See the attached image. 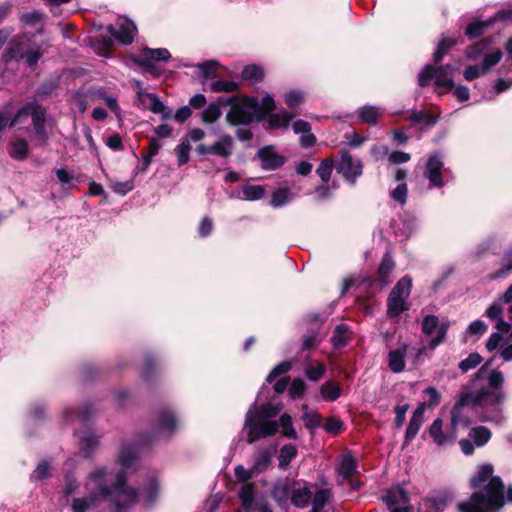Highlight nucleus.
Instances as JSON below:
<instances>
[{"instance_id": "58836bf2", "label": "nucleus", "mask_w": 512, "mask_h": 512, "mask_svg": "<svg viewBox=\"0 0 512 512\" xmlns=\"http://www.w3.org/2000/svg\"><path fill=\"white\" fill-rule=\"evenodd\" d=\"M297 448L293 444H285L281 447L278 456L279 467L285 469L289 466L290 462L296 458Z\"/></svg>"}, {"instance_id": "e433bc0d", "label": "nucleus", "mask_w": 512, "mask_h": 512, "mask_svg": "<svg viewBox=\"0 0 512 512\" xmlns=\"http://www.w3.org/2000/svg\"><path fill=\"white\" fill-rule=\"evenodd\" d=\"M242 508L245 512H251L254 507V487L251 484H245L239 491Z\"/></svg>"}, {"instance_id": "c03bdc74", "label": "nucleus", "mask_w": 512, "mask_h": 512, "mask_svg": "<svg viewBox=\"0 0 512 512\" xmlns=\"http://www.w3.org/2000/svg\"><path fill=\"white\" fill-rule=\"evenodd\" d=\"M219 63L214 60L206 61L203 63H198L195 67L198 69L199 76L204 80L208 78H213L217 71Z\"/></svg>"}, {"instance_id": "4d7b16f0", "label": "nucleus", "mask_w": 512, "mask_h": 512, "mask_svg": "<svg viewBox=\"0 0 512 512\" xmlns=\"http://www.w3.org/2000/svg\"><path fill=\"white\" fill-rule=\"evenodd\" d=\"M482 362V357L478 353H471L466 359L462 360L458 367L463 372L466 373L469 370L476 368Z\"/></svg>"}, {"instance_id": "774afa93", "label": "nucleus", "mask_w": 512, "mask_h": 512, "mask_svg": "<svg viewBox=\"0 0 512 512\" xmlns=\"http://www.w3.org/2000/svg\"><path fill=\"white\" fill-rule=\"evenodd\" d=\"M158 494V483L155 479L149 481L148 486L143 491V497L147 504L152 503Z\"/></svg>"}, {"instance_id": "338daca9", "label": "nucleus", "mask_w": 512, "mask_h": 512, "mask_svg": "<svg viewBox=\"0 0 512 512\" xmlns=\"http://www.w3.org/2000/svg\"><path fill=\"white\" fill-rule=\"evenodd\" d=\"M280 425L284 430V435L288 438H296V432L292 425V418L289 414L284 413L280 417Z\"/></svg>"}, {"instance_id": "c85d7f7f", "label": "nucleus", "mask_w": 512, "mask_h": 512, "mask_svg": "<svg viewBox=\"0 0 512 512\" xmlns=\"http://www.w3.org/2000/svg\"><path fill=\"white\" fill-rule=\"evenodd\" d=\"M394 267V261L392 260L391 256L388 253H386L378 269L377 281L380 283L381 286H385L391 282L390 276L394 270Z\"/></svg>"}, {"instance_id": "052dcab7", "label": "nucleus", "mask_w": 512, "mask_h": 512, "mask_svg": "<svg viewBox=\"0 0 512 512\" xmlns=\"http://www.w3.org/2000/svg\"><path fill=\"white\" fill-rule=\"evenodd\" d=\"M501 57L502 52L499 49L492 53L486 54L482 62V73H487L491 67L499 63Z\"/></svg>"}, {"instance_id": "cd10ccee", "label": "nucleus", "mask_w": 512, "mask_h": 512, "mask_svg": "<svg viewBox=\"0 0 512 512\" xmlns=\"http://www.w3.org/2000/svg\"><path fill=\"white\" fill-rule=\"evenodd\" d=\"M90 45L99 56L109 57L112 51L113 39L109 35L93 37L90 39Z\"/></svg>"}, {"instance_id": "1a4fd4ad", "label": "nucleus", "mask_w": 512, "mask_h": 512, "mask_svg": "<svg viewBox=\"0 0 512 512\" xmlns=\"http://www.w3.org/2000/svg\"><path fill=\"white\" fill-rule=\"evenodd\" d=\"M170 57L171 54L166 48H143L134 61L144 67L146 72L153 76H159L160 71L157 67V63L160 61H167Z\"/></svg>"}, {"instance_id": "f03ea898", "label": "nucleus", "mask_w": 512, "mask_h": 512, "mask_svg": "<svg viewBox=\"0 0 512 512\" xmlns=\"http://www.w3.org/2000/svg\"><path fill=\"white\" fill-rule=\"evenodd\" d=\"M504 376L501 371L493 370L488 376V385L476 393L463 392L451 411L453 429L467 427L470 423L467 415L470 410L478 412L480 408L485 421L500 422L502 419L500 404L503 399L501 387Z\"/></svg>"}, {"instance_id": "2f4dec72", "label": "nucleus", "mask_w": 512, "mask_h": 512, "mask_svg": "<svg viewBox=\"0 0 512 512\" xmlns=\"http://www.w3.org/2000/svg\"><path fill=\"white\" fill-rule=\"evenodd\" d=\"M294 115L286 110L273 113L268 118V126L271 129L287 128Z\"/></svg>"}, {"instance_id": "f8f14e48", "label": "nucleus", "mask_w": 512, "mask_h": 512, "mask_svg": "<svg viewBox=\"0 0 512 512\" xmlns=\"http://www.w3.org/2000/svg\"><path fill=\"white\" fill-rule=\"evenodd\" d=\"M491 438V432L484 426L470 429L468 438L459 441L460 448L465 455L473 454L475 448L484 446Z\"/></svg>"}, {"instance_id": "de8ad7c7", "label": "nucleus", "mask_w": 512, "mask_h": 512, "mask_svg": "<svg viewBox=\"0 0 512 512\" xmlns=\"http://www.w3.org/2000/svg\"><path fill=\"white\" fill-rule=\"evenodd\" d=\"M27 40L28 39L24 35L17 36L12 40L11 46L9 47V49L7 51V55L9 56L10 59H16V60L21 59L20 57L14 56V53H15V50L22 52V53H25L27 50H29V48L26 47Z\"/></svg>"}, {"instance_id": "7ed1b4c3", "label": "nucleus", "mask_w": 512, "mask_h": 512, "mask_svg": "<svg viewBox=\"0 0 512 512\" xmlns=\"http://www.w3.org/2000/svg\"><path fill=\"white\" fill-rule=\"evenodd\" d=\"M491 465H482L471 479L475 491L470 500L458 504L459 512H496L504 504V485L501 479L493 475Z\"/></svg>"}, {"instance_id": "473e14b6", "label": "nucleus", "mask_w": 512, "mask_h": 512, "mask_svg": "<svg viewBox=\"0 0 512 512\" xmlns=\"http://www.w3.org/2000/svg\"><path fill=\"white\" fill-rule=\"evenodd\" d=\"M291 503L299 508L306 507L312 498V492L307 487H299L293 489L291 493Z\"/></svg>"}, {"instance_id": "39448f33", "label": "nucleus", "mask_w": 512, "mask_h": 512, "mask_svg": "<svg viewBox=\"0 0 512 512\" xmlns=\"http://www.w3.org/2000/svg\"><path fill=\"white\" fill-rule=\"evenodd\" d=\"M412 289V279L409 276L401 278L390 292L387 299V314L398 317L409 309L408 298Z\"/></svg>"}, {"instance_id": "680f3d73", "label": "nucleus", "mask_w": 512, "mask_h": 512, "mask_svg": "<svg viewBox=\"0 0 512 512\" xmlns=\"http://www.w3.org/2000/svg\"><path fill=\"white\" fill-rule=\"evenodd\" d=\"M51 465L48 461H41L31 475V479L43 480L50 476Z\"/></svg>"}, {"instance_id": "09e8293b", "label": "nucleus", "mask_w": 512, "mask_h": 512, "mask_svg": "<svg viewBox=\"0 0 512 512\" xmlns=\"http://www.w3.org/2000/svg\"><path fill=\"white\" fill-rule=\"evenodd\" d=\"M44 14L39 10L26 12L21 15L20 21L27 27H37L42 23Z\"/></svg>"}, {"instance_id": "b1692460", "label": "nucleus", "mask_w": 512, "mask_h": 512, "mask_svg": "<svg viewBox=\"0 0 512 512\" xmlns=\"http://www.w3.org/2000/svg\"><path fill=\"white\" fill-rule=\"evenodd\" d=\"M357 470V463L351 453H346L341 456L337 472L341 483L343 484L346 479L352 477Z\"/></svg>"}, {"instance_id": "37998d69", "label": "nucleus", "mask_w": 512, "mask_h": 512, "mask_svg": "<svg viewBox=\"0 0 512 512\" xmlns=\"http://www.w3.org/2000/svg\"><path fill=\"white\" fill-rule=\"evenodd\" d=\"M512 272V246L505 252L502 259V267L496 271L491 279L503 278Z\"/></svg>"}, {"instance_id": "72a5a7b5", "label": "nucleus", "mask_w": 512, "mask_h": 512, "mask_svg": "<svg viewBox=\"0 0 512 512\" xmlns=\"http://www.w3.org/2000/svg\"><path fill=\"white\" fill-rule=\"evenodd\" d=\"M452 499V493L450 491L444 490L430 496L428 498V502L436 511H443L452 501Z\"/></svg>"}, {"instance_id": "f3484780", "label": "nucleus", "mask_w": 512, "mask_h": 512, "mask_svg": "<svg viewBox=\"0 0 512 512\" xmlns=\"http://www.w3.org/2000/svg\"><path fill=\"white\" fill-rule=\"evenodd\" d=\"M108 31L120 43L128 45L131 44L134 40L136 34V26L132 21L126 18H122L119 20L116 26H108Z\"/></svg>"}, {"instance_id": "9d476101", "label": "nucleus", "mask_w": 512, "mask_h": 512, "mask_svg": "<svg viewBox=\"0 0 512 512\" xmlns=\"http://www.w3.org/2000/svg\"><path fill=\"white\" fill-rule=\"evenodd\" d=\"M424 174L429 180L430 187H441L444 179L448 178L450 170L444 167L442 155L438 152L428 157Z\"/></svg>"}, {"instance_id": "393cba45", "label": "nucleus", "mask_w": 512, "mask_h": 512, "mask_svg": "<svg viewBox=\"0 0 512 512\" xmlns=\"http://www.w3.org/2000/svg\"><path fill=\"white\" fill-rule=\"evenodd\" d=\"M384 110L377 106L365 105L357 111L358 122L363 124L375 125Z\"/></svg>"}, {"instance_id": "c756f323", "label": "nucleus", "mask_w": 512, "mask_h": 512, "mask_svg": "<svg viewBox=\"0 0 512 512\" xmlns=\"http://www.w3.org/2000/svg\"><path fill=\"white\" fill-rule=\"evenodd\" d=\"M232 149V137L225 135L219 141L211 145V154L226 158L232 154Z\"/></svg>"}, {"instance_id": "3c124183", "label": "nucleus", "mask_w": 512, "mask_h": 512, "mask_svg": "<svg viewBox=\"0 0 512 512\" xmlns=\"http://www.w3.org/2000/svg\"><path fill=\"white\" fill-rule=\"evenodd\" d=\"M263 76V70L258 65H248L242 71V78L253 82L262 80Z\"/></svg>"}, {"instance_id": "69168bd1", "label": "nucleus", "mask_w": 512, "mask_h": 512, "mask_svg": "<svg viewBox=\"0 0 512 512\" xmlns=\"http://www.w3.org/2000/svg\"><path fill=\"white\" fill-rule=\"evenodd\" d=\"M111 187L115 193L120 195H126L128 192L133 190L134 181L133 179H129L126 181H113Z\"/></svg>"}, {"instance_id": "6e6d98bb", "label": "nucleus", "mask_w": 512, "mask_h": 512, "mask_svg": "<svg viewBox=\"0 0 512 512\" xmlns=\"http://www.w3.org/2000/svg\"><path fill=\"white\" fill-rule=\"evenodd\" d=\"M210 89L213 92L231 93L238 89V84L229 80H216L211 84Z\"/></svg>"}, {"instance_id": "423d86ee", "label": "nucleus", "mask_w": 512, "mask_h": 512, "mask_svg": "<svg viewBox=\"0 0 512 512\" xmlns=\"http://www.w3.org/2000/svg\"><path fill=\"white\" fill-rule=\"evenodd\" d=\"M31 115L32 123L34 126L35 134L40 142H45L47 139V132L45 129L46 123V110L38 104L37 101L26 103L21 109L18 110L10 123V127L16 126L21 117Z\"/></svg>"}, {"instance_id": "49530a36", "label": "nucleus", "mask_w": 512, "mask_h": 512, "mask_svg": "<svg viewBox=\"0 0 512 512\" xmlns=\"http://www.w3.org/2000/svg\"><path fill=\"white\" fill-rule=\"evenodd\" d=\"M276 107L275 100L270 94H266L261 100L258 99V117L260 120Z\"/></svg>"}, {"instance_id": "a211bd4d", "label": "nucleus", "mask_w": 512, "mask_h": 512, "mask_svg": "<svg viewBox=\"0 0 512 512\" xmlns=\"http://www.w3.org/2000/svg\"><path fill=\"white\" fill-rule=\"evenodd\" d=\"M139 100L144 108L155 114H160L163 120L169 119L172 115L171 109L165 106L155 94L141 93L139 94Z\"/></svg>"}, {"instance_id": "f704fd0d", "label": "nucleus", "mask_w": 512, "mask_h": 512, "mask_svg": "<svg viewBox=\"0 0 512 512\" xmlns=\"http://www.w3.org/2000/svg\"><path fill=\"white\" fill-rule=\"evenodd\" d=\"M266 193L265 186L247 184L241 188L240 198L247 201H256L264 197Z\"/></svg>"}, {"instance_id": "ea45409f", "label": "nucleus", "mask_w": 512, "mask_h": 512, "mask_svg": "<svg viewBox=\"0 0 512 512\" xmlns=\"http://www.w3.org/2000/svg\"><path fill=\"white\" fill-rule=\"evenodd\" d=\"M320 394L323 400L333 402L341 395V388L338 384L333 382H326L320 388Z\"/></svg>"}, {"instance_id": "603ef678", "label": "nucleus", "mask_w": 512, "mask_h": 512, "mask_svg": "<svg viewBox=\"0 0 512 512\" xmlns=\"http://www.w3.org/2000/svg\"><path fill=\"white\" fill-rule=\"evenodd\" d=\"M285 103L290 108H296L304 102V93L301 90L293 89L284 96Z\"/></svg>"}, {"instance_id": "2eb2a0df", "label": "nucleus", "mask_w": 512, "mask_h": 512, "mask_svg": "<svg viewBox=\"0 0 512 512\" xmlns=\"http://www.w3.org/2000/svg\"><path fill=\"white\" fill-rule=\"evenodd\" d=\"M257 157L260 160L261 168L269 171L279 169L286 161L285 157L279 154L273 146L259 149Z\"/></svg>"}, {"instance_id": "5701e85b", "label": "nucleus", "mask_w": 512, "mask_h": 512, "mask_svg": "<svg viewBox=\"0 0 512 512\" xmlns=\"http://www.w3.org/2000/svg\"><path fill=\"white\" fill-rule=\"evenodd\" d=\"M91 96L93 100H102L112 113L120 117L121 109L118 104V99L114 94L109 93L104 87H98L91 89Z\"/></svg>"}, {"instance_id": "4be33fe9", "label": "nucleus", "mask_w": 512, "mask_h": 512, "mask_svg": "<svg viewBox=\"0 0 512 512\" xmlns=\"http://www.w3.org/2000/svg\"><path fill=\"white\" fill-rule=\"evenodd\" d=\"M485 316L492 321H495V328L498 331L507 332L510 324L503 319V308L501 301L493 302L485 311Z\"/></svg>"}, {"instance_id": "13d9d810", "label": "nucleus", "mask_w": 512, "mask_h": 512, "mask_svg": "<svg viewBox=\"0 0 512 512\" xmlns=\"http://www.w3.org/2000/svg\"><path fill=\"white\" fill-rule=\"evenodd\" d=\"M456 42L450 38H443L437 46V49L433 55L434 62L437 64L443 56L448 52V50L454 46Z\"/></svg>"}, {"instance_id": "5fc2aeb1", "label": "nucleus", "mask_w": 512, "mask_h": 512, "mask_svg": "<svg viewBox=\"0 0 512 512\" xmlns=\"http://www.w3.org/2000/svg\"><path fill=\"white\" fill-rule=\"evenodd\" d=\"M190 150L191 145L189 143V139H183L176 148L177 161L179 165H184L189 161Z\"/></svg>"}, {"instance_id": "a19ab883", "label": "nucleus", "mask_w": 512, "mask_h": 512, "mask_svg": "<svg viewBox=\"0 0 512 512\" xmlns=\"http://www.w3.org/2000/svg\"><path fill=\"white\" fill-rule=\"evenodd\" d=\"M9 154L16 160H24L28 156V143L25 139H17L11 144Z\"/></svg>"}, {"instance_id": "79ce46f5", "label": "nucleus", "mask_w": 512, "mask_h": 512, "mask_svg": "<svg viewBox=\"0 0 512 512\" xmlns=\"http://www.w3.org/2000/svg\"><path fill=\"white\" fill-rule=\"evenodd\" d=\"M14 56L20 57L30 67L37 64L42 56V52L39 47H31L25 53L15 50Z\"/></svg>"}, {"instance_id": "c9c22d12", "label": "nucleus", "mask_w": 512, "mask_h": 512, "mask_svg": "<svg viewBox=\"0 0 512 512\" xmlns=\"http://www.w3.org/2000/svg\"><path fill=\"white\" fill-rule=\"evenodd\" d=\"M177 426L174 415L169 411H163L159 415L158 429L160 433L170 435Z\"/></svg>"}, {"instance_id": "dca6fc26", "label": "nucleus", "mask_w": 512, "mask_h": 512, "mask_svg": "<svg viewBox=\"0 0 512 512\" xmlns=\"http://www.w3.org/2000/svg\"><path fill=\"white\" fill-rule=\"evenodd\" d=\"M510 19L512 20V11L502 10L499 11L495 16L491 17L488 21H474L470 23L465 30V34L468 36V38L475 39L482 35L485 29L492 25L494 22Z\"/></svg>"}, {"instance_id": "0eeeda50", "label": "nucleus", "mask_w": 512, "mask_h": 512, "mask_svg": "<svg viewBox=\"0 0 512 512\" xmlns=\"http://www.w3.org/2000/svg\"><path fill=\"white\" fill-rule=\"evenodd\" d=\"M258 117V98L244 97L239 103L234 104L228 114L227 121L232 125H248Z\"/></svg>"}, {"instance_id": "a18cd8bd", "label": "nucleus", "mask_w": 512, "mask_h": 512, "mask_svg": "<svg viewBox=\"0 0 512 512\" xmlns=\"http://www.w3.org/2000/svg\"><path fill=\"white\" fill-rule=\"evenodd\" d=\"M91 100H93V97L91 96V89L86 92L79 91L72 98L73 104L80 113H84L86 111Z\"/></svg>"}, {"instance_id": "412c9836", "label": "nucleus", "mask_w": 512, "mask_h": 512, "mask_svg": "<svg viewBox=\"0 0 512 512\" xmlns=\"http://www.w3.org/2000/svg\"><path fill=\"white\" fill-rule=\"evenodd\" d=\"M443 421L440 418L434 420L429 428V435L438 446L452 443L456 437L454 432L444 433L442 430Z\"/></svg>"}, {"instance_id": "6e6552de", "label": "nucleus", "mask_w": 512, "mask_h": 512, "mask_svg": "<svg viewBox=\"0 0 512 512\" xmlns=\"http://www.w3.org/2000/svg\"><path fill=\"white\" fill-rule=\"evenodd\" d=\"M452 73L453 67L451 65L434 68L432 65L428 64L419 73L418 83L421 87H425L434 79L437 87H442L446 91H450L454 86Z\"/></svg>"}, {"instance_id": "4c0bfd02", "label": "nucleus", "mask_w": 512, "mask_h": 512, "mask_svg": "<svg viewBox=\"0 0 512 512\" xmlns=\"http://www.w3.org/2000/svg\"><path fill=\"white\" fill-rule=\"evenodd\" d=\"M293 199V194L288 188L276 189L271 197L270 204L274 208H280Z\"/></svg>"}, {"instance_id": "bb28decb", "label": "nucleus", "mask_w": 512, "mask_h": 512, "mask_svg": "<svg viewBox=\"0 0 512 512\" xmlns=\"http://www.w3.org/2000/svg\"><path fill=\"white\" fill-rule=\"evenodd\" d=\"M272 454V448H263L258 450L253 456L252 471L256 473L265 471L271 462Z\"/></svg>"}, {"instance_id": "7c9ffc66", "label": "nucleus", "mask_w": 512, "mask_h": 512, "mask_svg": "<svg viewBox=\"0 0 512 512\" xmlns=\"http://www.w3.org/2000/svg\"><path fill=\"white\" fill-rule=\"evenodd\" d=\"M333 497L332 491L330 488H322L316 491L312 500V509L309 512H322L324 506L331 500Z\"/></svg>"}, {"instance_id": "6ab92c4d", "label": "nucleus", "mask_w": 512, "mask_h": 512, "mask_svg": "<svg viewBox=\"0 0 512 512\" xmlns=\"http://www.w3.org/2000/svg\"><path fill=\"white\" fill-rule=\"evenodd\" d=\"M407 344L403 343L398 348L388 353V367L394 373H401L405 369V358L407 355Z\"/></svg>"}, {"instance_id": "4468645a", "label": "nucleus", "mask_w": 512, "mask_h": 512, "mask_svg": "<svg viewBox=\"0 0 512 512\" xmlns=\"http://www.w3.org/2000/svg\"><path fill=\"white\" fill-rule=\"evenodd\" d=\"M438 328L437 334L431 339L429 343L430 350H434L439 344H441L447 334L448 324L442 323L439 325L438 317L434 315H427L422 321V331L424 334L430 335Z\"/></svg>"}, {"instance_id": "f257e3e1", "label": "nucleus", "mask_w": 512, "mask_h": 512, "mask_svg": "<svg viewBox=\"0 0 512 512\" xmlns=\"http://www.w3.org/2000/svg\"><path fill=\"white\" fill-rule=\"evenodd\" d=\"M137 453L136 445L123 446L119 455L120 470L108 467L95 468L85 483L89 495L74 499L72 511L86 512L98 500L109 501L115 506V512H125V508L135 504L138 495L133 488L127 486L126 471L134 466Z\"/></svg>"}, {"instance_id": "bf43d9fd", "label": "nucleus", "mask_w": 512, "mask_h": 512, "mask_svg": "<svg viewBox=\"0 0 512 512\" xmlns=\"http://www.w3.org/2000/svg\"><path fill=\"white\" fill-rule=\"evenodd\" d=\"M333 170V160L325 159L318 166L316 173L324 183H328Z\"/></svg>"}, {"instance_id": "864d4df0", "label": "nucleus", "mask_w": 512, "mask_h": 512, "mask_svg": "<svg viewBox=\"0 0 512 512\" xmlns=\"http://www.w3.org/2000/svg\"><path fill=\"white\" fill-rule=\"evenodd\" d=\"M221 116V109L218 103H211L202 112V121L204 123H213Z\"/></svg>"}, {"instance_id": "e2e57ef3", "label": "nucleus", "mask_w": 512, "mask_h": 512, "mask_svg": "<svg viewBox=\"0 0 512 512\" xmlns=\"http://www.w3.org/2000/svg\"><path fill=\"white\" fill-rule=\"evenodd\" d=\"M291 368H292V363L290 361H283V362L279 363L269 373L266 381L268 383H272L275 378L287 373Z\"/></svg>"}, {"instance_id": "9b49d317", "label": "nucleus", "mask_w": 512, "mask_h": 512, "mask_svg": "<svg viewBox=\"0 0 512 512\" xmlns=\"http://www.w3.org/2000/svg\"><path fill=\"white\" fill-rule=\"evenodd\" d=\"M381 498L390 512H411L410 508L407 506L409 502L408 493L400 485L393 486L386 490Z\"/></svg>"}, {"instance_id": "20e7f679", "label": "nucleus", "mask_w": 512, "mask_h": 512, "mask_svg": "<svg viewBox=\"0 0 512 512\" xmlns=\"http://www.w3.org/2000/svg\"><path fill=\"white\" fill-rule=\"evenodd\" d=\"M280 405L266 403L257 409L256 405L250 406L247 411L244 429L247 431V443L274 435L278 431V423L271 418L275 417L281 410Z\"/></svg>"}, {"instance_id": "aec40b11", "label": "nucleus", "mask_w": 512, "mask_h": 512, "mask_svg": "<svg viewBox=\"0 0 512 512\" xmlns=\"http://www.w3.org/2000/svg\"><path fill=\"white\" fill-rule=\"evenodd\" d=\"M425 408H426V403H421L414 411V413L410 419L409 425L407 427L406 434H405V443L406 444L411 442L416 437L417 433L419 432V430L423 424V421H424Z\"/></svg>"}, {"instance_id": "0e129e2a", "label": "nucleus", "mask_w": 512, "mask_h": 512, "mask_svg": "<svg viewBox=\"0 0 512 512\" xmlns=\"http://www.w3.org/2000/svg\"><path fill=\"white\" fill-rule=\"evenodd\" d=\"M407 194L408 189L406 183H398L396 188H394L390 192L391 198L394 199L396 202L400 203L401 205L406 203Z\"/></svg>"}, {"instance_id": "a878e982", "label": "nucleus", "mask_w": 512, "mask_h": 512, "mask_svg": "<svg viewBox=\"0 0 512 512\" xmlns=\"http://www.w3.org/2000/svg\"><path fill=\"white\" fill-rule=\"evenodd\" d=\"M80 447L85 456H88L98 445V438L90 428H85L77 433Z\"/></svg>"}, {"instance_id": "ddd939ff", "label": "nucleus", "mask_w": 512, "mask_h": 512, "mask_svg": "<svg viewBox=\"0 0 512 512\" xmlns=\"http://www.w3.org/2000/svg\"><path fill=\"white\" fill-rule=\"evenodd\" d=\"M336 169L348 182L354 184L362 174V163L354 159L349 152L342 151Z\"/></svg>"}, {"instance_id": "8fccbe9b", "label": "nucleus", "mask_w": 512, "mask_h": 512, "mask_svg": "<svg viewBox=\"0 0 512 512\" xmlns=\"http://www.w3.org/2000/svg\"><path fill=\"white\" fill-rule=\"evenodd\" d=\"M349 340V330L347 325L340 324L336 327L332 342L335 347L344 346Z\"/></svg>"}]
</instances>
